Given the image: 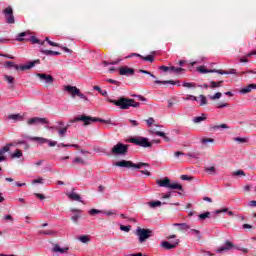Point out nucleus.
Wrapping results in <instances>:
<instances>
[{"mask_svg":"<svg viewBox=\"0 0 256 256\" xmlns=\"http://www.w3.org/2000/svg\"><path fill=\"white\" fill-rule=\"evenodd\" d=\"M109 103H112L113 105H116V107H119V109L127 110L129 107H134L137 109L141 105L139 102H135L134 99H129L125 97H120L118 100L108 99Z\"/></svg>","mask_w":256,"mask_h":256,"instance_id":"nucleus-1","label":"nucleus"},{"mask_svg":"<svg viewBox=\"0 0 256 256\" xmlns=\"http://www.w3.org/2000/svg\"><path fill=\"white\" fill-rule=\"evenodd\" d=\"M79 121H82L84 125H91L92 123H105L106 125H115L111 119L105 120L101 118H94L91 116H86V115H80L75 117L74 119L70 120V123H77Z\"/></svg>","mask_w":256,"mask_h":256,"instance_id":"nucleus-2","label":"nucleus"},{"mask_svg":"<svg viewBox=\"0 0 256 256\" xmlns=\"http://www.w3.org/2000/svg\"><path fill=\"white\" fill-rule=\"evenodd\" d=\"M115 167H121L125 169H132L135 171L136 169H141L142 167H151L148 163L139 162L137 164L133 163V161L129 160H120L114 163Z\"/></svg>","mask_w":256,"mask_h":256,"instance_id":"nucleus-3","label":"nucleus"},{"mask_svg":"<svg viewBox=\"0 0 256 256\" xmlns=\"http://www.w3.org/2000/svg\"><path fill=\"white\" fill-rule=\"evenodd\" d=\"M27 125L29 127H39V125H44L46 129H57V127H50L49 120L47 118L33 117L27 120Z\"/></svg>","mask_w":256,"mask_h":256,"instance_id":"nucleus-4","label":"nucleus"},{"mask_svg":"<svg viewBox=\"0 0 256 256\" xmlns=\"http://www.w3.org/2000/svg\"><path fill=\"white\" fill-rule=\"evenodd\" d=\"M158 187H165L166 189H174L177 191H183V186L179 183H171L169 178H164L156 181Z\"/></svg>","mask_w":256,"mask_h":256,"instance_id":"nucleus-5","label":"nucleus"},{"mask_svg":"<svg viewBox=\"0 0 256 256\" xmlns=\"http://www.w3.org/2000/svg\"><path fill=\"white\" fill-rule=\"evenodd\" d=\"M129 152V145L118 142L111 149V155H116L118 157H125Z\"/></svg>","mask_w":256,"mask_h":256,"instance_id":"nucleus-6","label":"nucleus"},{"mask_svg":"<svg viewBox=\"0 0 256 256\" xmlns=\"http://www.w3.org/2000/svg\"><path fill=\"white\" fill-rule=\"evenodd\" d=\"M23 37H27V38H23ZM16 41H18L20 43L23 41H30L33 45H35V44L43 45L44 44V42H41V40H39L35 36L29 37V31H25V32L17 34Z\"/></svg>","mask_w":256,"mask_h":256,"instance_id":"nucleus-7","label":"nucleus"},{"mask_svg":"<svg viewBox=\"0 0 256 256\" xmlns=\"http://www.w3.org/2000/svg\"><path fill=\"white\" fill-rule=\"evenodd\" d=\"M136 235L139 237V242L144 243L149 237H153V231L145 228L138 227L136 229Z\"/></svg>","mask_w":256,"mask_h":256,"instance_id":"nucleus-8","label":"nucleus"},{"mask_svg":"<svg viewBox=\"0 0 256 256\" xmlns=\"http://www.w3.org/2000/svg\"><path fill=\"white\" fill-rule=\"evenodd\" d=\"M130 143H133L134 145H138V147H151L152 144L149 142V138H145L143 136H136L130 138Z\"/></svg>","mask_w":256,"mask_h":256,"instance_id":"nucleus-9","label":"nucleus"},{"mask_svg":"<svg viewBox=\"0 0 256 256\" xmlns=\"http://www.w3.org/2000/svg\"><path fill=\"white\" fill-rule=\"evenodd\" d=\"M40 63V60H33L23 65L14 64V69H16V71H29V69H33V67L39 65Z\"/></svg>","mask_w":256,"mask_h":256,"instance_id":"nucleus-10","label":"nucleus"},{"mask_svg":"<svg viewBox=\"0 0 256 256\" xmlns=\"http://www.w3.org/2000/svg\"><path fill=\"white\" fill-rule=\"evenodd\" d=\"M2 13L8 25H13L15 23V16L13 15V8L11 6H8L6 9H4Z\"/></svg>","mask_w":256,"mask_h":256,"instance_id":"nucleus-11","label":"nucleus"},{"mask_svg":"<svg viewBox=\"0 0 256 256\" xmlns=\"http://www.w3.org/2000/svg\"><path fill=\"white\" fill-rule=\"evenodd\" d=\"M36 77H38L40 79V81H42L46 85H52V83L54 81L53 76H51L49 74H45V73H37Z\"/></svg>","mask_w":256,"mask_h":256,"instance_id":"nucleus-12","label":"nucleus"},{"mask_svg":"<svg viewBox=\"0 0 256 256\" xmlns=\"http://www.w3.org/2000/svg\"><path fill=\"white\" fill-rule=\"evenodd\" d=\"M66 93H69L71 95L72 99H75V97L79 94V88L77 86H71V85H66L63 88Z\"/></svg>","mask_w":256,"mask_h":256,"instance_id":"nucleus-13","label":"nucleus"},{"mask_svg":"<svg viewBox=\"0 0 256 256\" xmlns=\"http://www.w3.org/2000/svg\"><path fill=\"white\" fill-rule=\"evenodd\" d=\"M231 249H233V243L227 240L224 245L216 250V253H227V251H231Z\"/></svg>","mask_w":256,"mask_h":256,"instance_id":"nucleus-14","label":"nucleus"},{"mask_svg":"<svg viewBox=\"0 0 256 256\" xmlns=\"http://www.w3.org/2000/svg\"><path fill=\"white\" fill-rule=\"evenodd\" d=\"M119 73H120V75H124L126 77H131V76L135 75V69L124 66V67L119 68Z\"/></svg>","mask_w":256,"mask_h":256,"instance_id":"nucleus-15","label":"nucleus"},{"mask_svg":"<svg viewBox=\"0 0 256 256\" xmlns=\"http://www.w3.org/2000/svg\"><path fill=\"white\" fill-rule=\"evenodd\" d=\"M177 245H179V240H175L172 243H169L168 241L161 242V247H163V249H166L167 251H171V249H175Z\"/></svg>","mask_w":256,"mask_h":256,"instance_id":"nucleus-16","label":"nucleus"},{"mask_svg":"<svg viewBox=\"0 0 256 256\" xmlns=\"http://www.w3.org/2000/svg\"><path fill=\"white\" fill-rule=\"evenodd\" d=\"M131 57H139L140 59H143V61H149L150 63H153V61H155V58L151 55L142 56L141 54H138V53H132L131 55L126 56V59H129Z\"/></svg>","mask_w":256,"mask_h":256,"instance_id":"nucleus-17","label":"nucleus"},{"mask_svg":"<svg viewBox=\"0 0 256 256\" xmlns=\"http://www.w3.org/2000/svg\"><path fill=\"white\" fill-rule=\"evenodd\" d=\"M155 83L157 85H177V87H181V81H175V80H155Z\"/></svg>","mask_w":256,"mask_h":256,"instance_id":"nucleus-18","label":"nucleus"},{"mask_svg":"<svg viewBox=\"0 0 256 256\" xmlns=\"http://www.w3.org/2000/svg\"><path fill=\"white\" fill-rule=\"evenodd\" d=\"M70 211H71V213H75L74 215L71 216L73 223H78L79 219H81L82 211L80 209H76V208H71Z\"/></svg>","mask_w":256,"mask_h":256,"instance_id":"nucleus-19","label":"nucleus"},{"mask_svg":"<svg viewBox=\"0 0 256 256\" xmlns=\"http://www.w3.org/2000/svg\"><path fill=\"white\" fill-rule=\"evenodd\" d=\"M9 147H11V144H8L0 149V163L6 161L7 158L5 157V153H9Z\"/></svg>","mask_w":256,"mask_h":256,"instance_id":"nucleus-20","label":"nucleus"},{"mask_svg":"<svg viewBox=\"0 0 256 256\" xmlns=\"http://www.w3.org/2000/svg\"><path fill=\"white\" fill-rule=\"evenodd\" d=\"M253 89H256V84H249L248 86L243 87V88L240 90V93H241L242 95H247V93H251V91H253Z\"/></svg>","mask_w":256,"mask_h":256,"instance_id":"nucleus-21","label":"nucleus"},{"mask_svg":"<svg viewBox=\"0 0 256 256\" xmlns=\"http://www.w3.org/2000/svg\"><path fill=\"white\" fill-rule=\"evenodd\" d=\"M67 197L71 199V201H79L80 203H83V200H81V196L74 191L67 194Z\"/></svg>","mask_w":256,"mask_h":256,"instance_id":"nucleus-22","label":"nucleus"},{"mask_svg":"<svg viewBox=\"0 0 256 256\" xmlns=\"http://www.w3.org/2000/svg\"><path fill=\"white\" fill-rule=\"evenodd\" d=\"M52 251L54 253H67V251H69V247H65V248H61V246H59L58 244H55Z\"/></svg>","mask_w":256,"mask_h":256,"instance_id":"nucleus-23","label":"nucleus"},{"mask_svg":"<svg viewBox=\"0 0 256 256\" xmlns=\"http://www.w3.org/2000/svg\"><path fill=\"white\" fill-rule=\"evenodd\" d=\"M174 227H179V231H187L191 228L187 223H175Z\"/></svg>","mask_w":256,"mask_h":256,"instance_id":"nucleus-24","label":"nucleus"},{"mask_svg":"<svg viewBox=\"0 0 256 256\" xmlns=\"http://www.w3.org/2000/svg\"><path fill=\"white\" fill-rule=\"evenodd\" d=\"M30 141H36L40 145H43V144L47 143V141H49V139L43 138V137H32V138H30Z\"/></svg>","mask_w":256,"mask_h":256,"instance_id":"nucleus-25","label":"nucleus"},{"mask_svg":"<svg viewBox=\"0 0 256 256\" xmlns=\"http://www.w3.org/2000/svg\"><path fill=\"white\" fill-rule=\"evenodd\" d=\"M148 206H150L151 209H156V207H161V205H163V203H161V201L157 200V201H150L147 203Z\"/></svg>","mask_w":256,"mask_h":256,"instance_id":"nucleus-26","label":"nucleus"},{"mask_svg":"<svg viewBox=\"0 0 256 256\" xmlns=\"http://www.w3.org/2000/svg\"><path fill=\"white\" fill-rule=\"evenodd\" d=\"M8 119L12 121H23V116L21 114H11L8 116Z\"/></svg>","mask_w":256,"mask_h":256,"instance_id":"nucleus-27","label":"nucleus"},{"mask_svg":"<svg viewBox=\"0 0 256 256\" xmlns=\"http://www.w3.org/2000/svg\"><path fill=\"white\" fill-rule=\"evenodd\" d=\"M197 99L200 107H203V105H207V97H205V95L201 94L199 97H197Z\"/></svg>","mask_w":256,"mask_h":256,"instance_id":"nucleus-28","label":"nucleus"},{"mask_svg":"<svg viewBox=\"0 0 256 256\" xmlns=\"http://www.w3.org/2000/svg\"><path fill=\"white\" fill-rule=\"evenodd\" d=\"M67 129H69V124L66 126L62 127L61 129L58 130V135L59 137H65L67 135Z\"/></svg>","mask_w":256,"mask_h":256,"instance_id":"nucleus-29","label":"nucleus"},{"mask_svg":"<svg viewBox=\"0 0 256 256\" xmlns=\"http://www.w3.org/2000/svg\"><path fill=\"white\" fill-rule=\"evenodd\" d=\"M207 119V115L202 114V116H197L192 119L193 123H202V121H205Z\"/></svg>","mask_w":256,"mask_h":256,"instance_id":"nucleus-30","label":"nucleus"},{"mask_svg":"<svg viewBox=\"0 0 256 256\" xmlns=\"http://www.w3.org/2000/svg\"><path fill=\"white\" fill-rule=\"evenodd\" d=\"M121 61H123V59H117L112 62L103 61L102 65H103V67H107L108 65H119V63H121Z\"/></svg>","mask_w":256,"mask_h":256,"instance_id":"nucleus-31","label":"nucleus"},{"mask_svg":"<svg viewBox=\"0 0 256 256\" xmlns=\"http://www.w3.org/2000/svg\"><path fill=\"white\" fill-rule=\"evenodd\" d=\"M221 85H223V81H218V82L211 81L210 89H217V88L221 87Z\"/></svg>","mask_w":256,"mask_h":256,"instance_id":"nucleus-32","label":"nucleus"},{"mask_svg":"<svg viewBox=\"0 0 256 256\" xmlns=\"http://www.w3.org/2000/svg\"><path fill=\"white\" fill-rule=\"evenodd\" d=\"M43 55L53 56V55H61L58 51L53 50H42Z\"/></svg>","mask_w":256,"mask_h":256,"instance_id":"nucleus-33","label":"nucleus"},{"mask_svg":"<svg viewBox=\"0 0 256 256\" xmlns=\"http://www.w3.org/2000/svg\"><path fill=\"white\" fill-rule=\"evenodd\" d=\"M102 214L107 215V217H114L115 215H117V210L102 211Z\"/></svg>","mask_w":256,"mask_h":256,"instance_id":"nucleus-34","label":"nucleus"},{"mask_svg":"<svg viewBox=\"0 0 256 256\" xmlns=\"http://www.w3.org/2000/svg\"><path fill=\"white\" fill-rule=\"evenodd\" d=\"M38 235L51 236V235H55V231H53V230H40V231H38Z\"/></svg>","mask_w":256,"mask_h":256,"instance_id":"nucleus-35","label":"nucleus"},{"mask_svg":"<svg viewBox=\"0 0 256 256\" xmlns=\"http://www.w3.org/2000/svg\"><path fill=\"white\" fill-rule=\"evenodd\" d=\"M182 87H186V89H193L196 88L197 85L193 82H183Z\"/></svg>","mask_w":256,"mask_h":256,"instance_id":"nucleus-36","label":"nucleus"},{"mask_svg":"<svg viewBox=\"0 0 256 256\" xmlns=\"http://www.w3.org/2000/svg\"><path fill=\"white\" fill-rule=\"evenodd\" d=\"M12 159H19L20 157H23V152L19 149H17L12 155Z\"/></svg>","mask_w":256,"mask_h":256,"instance_id":"nucleus-37","label":"nucleus"},{"mask_svg":"<svg viewBox=\"0 0 256 256\" xmlns=\"http://www.w3.org/2000/svg\"><path fill=\"white\" fill-rule=\"evenodd\" d=\"M213 131H219V129H229L227 124H220L212 126Z\"/></svg>","mask_w":256,"mask_h":256,"instance_id":"nucleus-38","label":"nucleus"},{"mask_svg":"<svg viewBox=\"0 0 256 256\" xmlns=\"http://www.w3.org/2000/svg\"><path fill=\"white\" fill-rule=\"evenodd\" d=\"M232 177H245V171L237 170L235 172H232Z\"/></svg>","mask_w":256,"mask_h":256,"instance_id":"nucleus-39","label":"nucleus"},{"mask_svg":"<svg viewBox=\"0 0 256 256\" xmlns=\"http://www.w3.org/2000/svg\"><path fill=\"white\" fill-rule=\"evenodd\" d=\"M78 239L81 241V243H89L91 241V238H89L87 235H82Z\"/></svg>","mask_w":256,"mask_h":256,"instance_id":"nucleus-40","label":"nucleus"},{"mask_svg":"<svg viewBox=\"0 0 256 256\" xmlns=\"http://www.w3.org/2000/svg\"><path fill=\"white\" fill-rule=\"evenodd\" d=\"M209 215H211L210 212H205V213L199 214L198 218L200 219V221H205V219H208Z\"/></svg>","mask_w":256,"mask_h":256,"instance_id":"nucleus-41","label":"nucleus"},{"mask_svg":"<svg viewBox=\"0 0 256 256\" xmlns=\"http://www.w3.org/2000/svg\"><path fill=\"white\" fill-rule=\"evenodd\" d=\"M234 141H235L236 143L243 144V143H247L249 140H248L247 138L235 137V138H234Z\"/></svg>","mask_w":256,"mask_h":256,"instance_id":"nucleus-42","label":"nucleus"},{"mask_svg":"<svg viewBox=\"0 0 256 256\" xmlns=\"http://www.w3.org/2000/svg\"><path fill=\"white\" fill-rule=\"evenodd\" d=\"M207 143H215V139H213V138H203L201 140L202 145H207Z\"/></svg>","mask_w":256,"mask_h":256,"instance_id":"nucleus-43","label":"nucleus"},{"mask_svg":"<svg viewBox=\"0 0 256 256\" xmlns=\"http://www.w3.org/2000/svg\"><path fill=\"white\" fill-rule=\"evenodd\" d=\"M4 79H5V81H7V83H9V84L15 83V78H14L13 76L5 75V76H4Z\"/></svg>","mask_w":256,"mask_h":256,"instance_id":"nucleus-44","label":"nucleus"},{"mask_svg":"<svg viewBox=\"0 0 256 256\" xmlns=\"http://www.w3.org/2000/svg\"><path fill=\"white\" fill-rule=\"evenodd\" d=\"M184 101H199V98H197L196 96L193 95H188L187 97L183 98Z\"/></svg>","mask_w":256,"mask_h":256,"instance_id":"nucleus-45","label":"nucleus"},{"mask_svg":"<svg viewBox=\"0 0 256 256\" xmlns=\"http://www.w3.org/2000/svg\"><path fill=\"white\" fill-rule=\"evenodd\" d=\"M170 71L173 72V73H181V71H185V69L183 68H177L175 66H171L170 67Z\"/></svg>","mask_w":256,"mask_h":256,"instance_id":"nucleus-46","label":"nucleus"},{"mask_svg":"<svg viewBox=\"0 0 256 256\" xmlns=\"http://www.w3.org/2000/svg\"><path fill=\"white\" fill-rule=\"evenodd\" d=\"M205 172L209 173L210 175H215V166L205 168Z\"/></svg>","mask_w":256,"mask_h":256,"instance_id":"nucleus-47","label":"nucleus"},{"mask_svg":"<svg viewBox=\"0 0 256 256\" xmlns=\"http://www.w3.org/2000/svg\"><path fill=\"white\" fill-rule=\"evenodd\" d=\"M99 213H103V210H97L95 208L89 210V215H99Z\"/></svg>","mask_w":256,"mask_h":256,"instance_id":"nucleus-48","label":"nucleus"},{"mask_svg":"<svg viewBox=\"0 0 256 256\" xmlns=\"http://www.w3.org/2000/svg\"><path fill=\"white\" fill-rule=\"evenodd\" d=\"M198 71L199 73H215V70H207V69H204L203 66H200L198 68Z\"/></svg>","mask_w":256,"mask_h":256,"instance_id":"nucleus-49","label":"nucleus"},{"mask_svg":"<svg viewBox=\"0 0 256 256\" xmlns=\"http://www.w3.org/2000/svg\"><path fill=\"white\" fill-rule=\"evenodd\" d=\"M72 163H80V165H85V160H83L81 157H77L72 161Z\"/></svg>","mask_w":256,"mask_h":256,"instance_id":"nucleus-50","label":"nucleus"},{"mask_svg":"<svg viewBox=\"0 0 256 256\" xmlns=\"http://www.w3.org/2000/svg\"><path fill=\"white\" fill-rule=\"evenodd\" d=\"M77 97H79L80 99L89 102V98L87 96H85V94L81 93V90L78 92Z\"/></svg>","mask_w":256,"mask_h":256,"instance_id":"nucleus-51","label":"nucleus"},{"mask_svg":"<svg viewBox=\"0 0 256 256\" xmlns=\"http://www.w3.org/2000/svg\"><path fill=\"white\" fill-rule=\"evenodd\" d=\"M190 233H192L193 235H196V237H198V239H201V232L197 229H191Z\"/></svg>","mask_w":256,"mask_h":256,"instance_id":"nucleus-52","label":"nucleus"},{"mask_svg":"<svg viewBox=\"0 0 256 256\" xmlns=\"http://www.w3.org/2000/svg\"><path fill=\"white\" fill-rule=\"evenodd\" d=\"M120 231H125L126 233H129L131 231V225L128 226H120Z\"/></svg>","mask_w":256,"mask_h":256,"instance_id":"nucleus-53","label":"nucleus"},{"mask_svg":"<svg viewBox=\"0 0 256 256\" xmlns=\"http://www.w3.org/2000/svg\"><path fill=\"white\" fill-rule=\"evenodd\" d=\"M45 41H47L48 45H50L51 47H59V44L49 40V37H46Z\"/></svg>","mask_w":256,"mask_h":256,"instance_id":"nucleus-54","label":"nucleus"},{"mask_svg":"<svg viewBox=\"0 0 256 256\" xmlns=\"http://www.w3.org/2000/svg\"><path fill=\"white\" fill-rule=\"evenodd\" d=\"M222 95L223 94H221V92H217L213 96H210V99H212V101H215V99H221Z\"/></svg>","mask_w":256,"mask_h":256,"instance_id":"nucleus-55","label":"nucleus"},{"mask_svg":"<svg viewBox=\"0 0 256 256\" xmlns=\"http://www.w3.org/2000/svg\"><path fill=\"white\" fill-rule=\"evenodd\" d=\"M139 73H143L144 75H149L150 77H152L153 79H155V75H153V73L147 71V70H139Z\"/></svg>","mask_w":256,"mask_h":256,"instance_id":"nucleus-56","label":"nucleus"},{"mask_svg":"<svg viewBox=\"0 0 256 256\" xmlns=\"http://www.w3.org/2000/svg\"><path fill=\"white\" fill-rule=\"evenodd\" d=\"M187 157H191L192 159H199V153H188Z\"/></svg>","mask_w":256,"mask_h":256,"instance_id":"nucleus-57","label":"nucleus"},{"mask_svg":"<svg viewBox=\"0 0 256 256\" xmlns=\"http://www.w3.org/2000/svg\"><path fill=\"white\" fill-rule=\"evenodd\" d=\"M146 123H147L148 127H151V125H153L155 123V119L153 117H150L146 120Z\"/></svg>","mask_w":256,"mask_h":256,"instance_id":"nucleus-58","label":"nucleus"},{"mask_svg":"<svg viewBox=\"0 0 256 256\" xmlns=\"http://www.w3.org/2000/svg\"><path fill=\"white\" fill-rule=\"evenodd\" d=\"M182 181H193V177L188 175H182L181 176Z\"/></svg>","mask_w":256,"mask_h":256,"instance_id":"nucleus-59","label":"nucleus"},{"mask_svg":"<svg viewBox=\"0 0 256 256\" xmlns=\"http://www.w3.org/2000/svg\"><path fill=\"white\" fill-rule=\"evenodd\" d=\"M107 83H112V85H121V82L113 79H106Z\"/></svg>","mask_w":256,"mask_h":256,"instance_id":"nucleus-60","label":"nucleus"},{"mask_svg":"<svg viewBox=\"0 0 256 256\" xmlns=\"http://www.w3.org/2000/svg\"><path fill=\"white\" fill-rule=\"evenodd\" d=\"M37 183L43 184V178H37L32 180V185H35Z\"/></svg>","mask_w":256,"mask_h":256,"instance_id":"nucleus-61","label":"nucleus"},{"mask_svg":"<svg viewBox=\"0 0 256 256\" xmlns=\"http://www.w3.org/2000/svg\"><path fill=\"white\" fill-rule=\"evenodd\" d=\"M46 143H48L49 147H55V145H58L57 141H53V140H48Z\"/></svg>","mask_w":256,"mask_h":256,"instance_id":"nucleus-62","label":"nucleus"},{"mask_svg":"<svg viewBox=\"0 0 256 256\" xmlns=\"http://www.w3.org/2000/svg\"><path fill=\"white\" fill-rule=\"evenodd\" d=\"M224 107H229V104L228 103H220L217 105L218 109H223Z\"/></svg>","mask_w":256,"mask_h":256,"instance_id":"nucleus-63","label":"nucleus"},{"mask_svg":"<svg viewBox=\"0 0 256 256\" xmlns=\"http://www.w3.org/2000/svg\"><path fill=\"white\" fill-rule=\"evenodd\" d=\"M248 207H256V200L248 202Z\"/></svg>","mask_w":256,"mask_h":256,"instance_id":"nucleus-64","label":"nucleus"}]
</instances>
